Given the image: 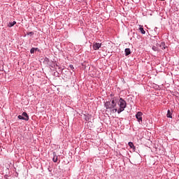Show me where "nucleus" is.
I'll use <instances>...</instances> for the list:
<instances>
[{
    "label": "nucleus",
    "mask_w": 179,
    "mask_h": 179,
    "mask_svg": "<svg viewBox=\"0 0 179 179\" xmlns=\"http://www.w3.org/2000/svg\"><path fill=\"white\" fill-rule=\"evenodd\" d=\"M36 50H38V48H32L30 50L31 54H34V51H36Z\"/></svg>",
    "instance_id": "obj_13"
},
{
    "label": "nucleus",
    "mask_w": 179,
    "mask_h": 179,
    "mask_svg": "<svg viewBox=\"0 0 179 179\" xmlns=\"http://www.w3.org/2000/svg\"><path fill=\"white\" fill-rule=\"evenodd\" d=\"M100 47H101V43H93V48L94 50H99V48H100Z\"/></svg>",
    "instance_id": "obj_4"
},
{
    "label": "nucleus",
    "mask_w": 179,
    "mask_h": 179,
    "mask_svg": "<svg viewBox=\"0 0 179 179\" xmlns=\"http://www.w3.org/2000/svg\"><path fill=\"white\" fill-rule=\"evenodd\" d=\"M15 24H16V22L15 21H14L13 22H9L8 27H13V26H15Z\"/></svg>",
    "instance_id": "obj_10"
},
{
    "label": "nucleus",
    "mask_w": 179,
    "mask_h": 179,
    "mask_svg": "<svg viewBox=\"0 0 179 179\" xmlns=\"http://www.w3.org/2000/svg\"><path fill=\"white\" fill-rule=\"evenodd\" d=\"M115 101H117V98H113L111 101H106L104 104L107 110L115 108V106H117Z\"/></svg>",
    "instance_id": "obj_1"
},
{
    "label": "nucleus",
    "mask_w": 179,
    "mask_h": 179,
    "mask_svg": "<svg viewBox=\"0 0 179 179\" xmlns=\"http://www.w3.org/2000/svg\"><path fill=\"white\" fill-rule=\"evenodd\" d=\"M69 68H70L71 69H74L73 65H72V64H71V65L69 66Z\"/></svg>",
    "instance_id": "obj_17"
},
{
    "label": "nucleus",
    "mask_w": 179,
    "mask_h": 179,
    "mask_svg": "<svg viewBox=\"0 0 179 179\" xmlns=\"http://www.w3.org/2000/svg\"><path fill=\"white\" fill-rule=\"evenodd\" d=\"M160 48H162V50H166V43H164V42L161 43V44L159 45Z\"/></svg>",
    "instance_id": "obj_6"
},
{
    "label": "nucleus",
    "mask_w": 179,
    "mask_h": 179,
    "mask_svg": "<svg viewBox=\"0 0 179 179\" xmlns=\"http://www.w3.org/2000/svg\"><path fill=\"white\" fill-rule=\"evenodd\" d=\"M139 30H140L141 34H145L146 31H145V29H143V26H140Z\"/></svg>",
    "instance_id": "obj_8"
},
{
    "label": "nucleus",
    "mask_w": 179,
    "mask_h": 179,
    "mask_svg": "<svg viewBox=\"0 0 179 179\" xmlns=\"http://www.w3.org/2000/svg\"><path fill=\"white\" fill-rule=\"evenodd\" d=\"M113 113H117V111L118 112V110L117 108H114L112 110Z\"/></svg>",
    "instance_id": "obj_16"
},
{
    "label": "nucleus",
    "mask_w": 179,
    "mask_h": 179,
    "mask_svg": "<svg viewBox=\"0 0 179 179\" xmlns=\"http://www.w3.org/2000/svg\"><path fill=\"white\" fill-rule=\"evenodd\" d=\"M159 1H164V0H159Z\"/></svg>",
    "instance_id": "obj_18"
},
{
    "label": "nucleus",
    "mask_w": 179,
    "mask_h": 179,
    "mask_svg": "<svg viewBox=\"0 0 179 179\" xmlns=\"http://www.w3.org/2000/svg\"><path fill=\"white\" fill-rule=\"evenodd\" d=\"M152 50H153V51H158V49L156 46H153Z\"/></svg>",
    "instance_id": "obj_15"
},
{
    "label": "nucleus",
    "mask_w": 179,
    "mask_h": 179,
    "mask_svg": "<svg viewBox=\"0 0 179 179\" xmlns=\"http://www.w3.org/2000/svg\"><path fill=\"white\" fill-rule=\"evenodd\" d=\"M143 114L142 113V112H138L136 115V117L138 120V122H141V121H142V115Z\"/></svg>",
    "instance_id": "obj_3"
},
{
    "label": "nucleus",
    "mask_w": 179,
    "mask_h": 179,
    "mask_svg": "<svg viewBox=\"0 0 179 179\" xmlns=\"http://www.w3.org/2000/svg\"><path fill=\"white\" fill-rule=\"evenodd\" d=\"M124 52H125L126 57H128V55H129V54H131V49L126 48L124 50Z\"/></svg>",
    "instance_id": "obj_5"
},
{
    "label": "nucleus",
    "mask_w": 179,
    "mask_h": 179,
    "mask_svg": "<svg viewBox=\"0 0 179 179\" xmlns=\"http://www.w3.org/2000/svg\"><path fill=\"white\" fill-rule=\"evenodd\" d=\"M52 160L54 163H57L58 162V157H57V155H54Z\"/></svg>",
    "instance_id": "obj_9"
},
{
    "label": "nucleus",
    "mask_w": 179,
    "mask_h": 179,
    "mask_svg": "<svg viewBox=\"0 0 179 179\" xmlns=\"http://www.w3.org/2000/svg\"><path fill=\"white\" fill-rule=\"evenodd\" d=\"M118 105L120 108L117 110V113L120 114V113H122V111L127 108V101H125V100H124L122 98H120Z\"/></svg>",
    "instance_id": "obj_2"
},
{
    "label": "nucleus",
    "mask_w": 179,
    "mask_h": 179,
    "mask_svg": "<svg viewBox=\"0 0 179 179\" xmlns=\"http://www.w3.org/2000/svg\"><path fill=\"white\" fill-rule=\"evenodd\" d=\"M129 146H130L131 149L135 148V146L134 145V143L132 142H129Z\"/></svg>",
    "instance_id": "obj_14"
},
{
    "label": "nucleus",
    "mask_w": 179,
    "mask_h": 179,
    "mask_svg": "<svg viewBox=\"0 0 179 179\" xmlns=\"http://www.w3.org/2000/svg\"><path fill=\"white\" fill-rule=\"evenodd\" d=\"M166 117H167L168 118H172V117H173L171 116V112L170 111V110H168Z\"/></svg>",
    "instance_id": "obj_11"
},
{
    "label": "nucleus",
    "mask_w": 179,
    "mask_h": 179,
    "mask_svg": "<svg viewBox=\"0 0 179 179\" xmlns=\"http://www.w3.org/2000/svg\"><path fill=\"white\" fill-rule=\"evenodd\" d=\"M22 115L25 117V121H29V115H27V113L26 112H24L22 114Z\"/></svg>",
    "instance_id": "obj_7"
},
{
    "label": "nucleus",
    "mask_w": 179,
    "mask_h": 179,
    "mask_svg": "<svg viewBox=\"0 0 179 179\" xmlns=\"http://www.w3.org/2000/svg\"><path fill=\"white\" fill-rule=\"evenodd\" d=\"M18 118H19V120H24V121H26V117H24L22 115H18Z\"/></svg>",
    "instance_id": "obj_12"
}]
</instances>
